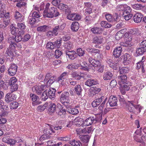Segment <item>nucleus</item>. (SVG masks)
<instances>
[{
    "instance_id": "f257e3e1",
    "label": "nucleus",
    "mask_w": 146,
    "mask_h": 146,
    "mask_svg": "<svg viewBox=\"0 0 146 146\" xmlns=\"http://www.w3.org/2000/svg\"><path fill=\"white\" fill-rule=\"evenodd\" d=\"M50 4L48 3L45 6V9L43 12V16L44 17L52 18L53 17H56L60 15L59 13L57 8L53 7H51L49 9V13L47 12L48 9L49 8Z\"/></svg>"
},
{
    "instance_id": "bb28decb",
    "label": "nucleus",
    "mask_w": 146,
    "mask_h": 146,
    "mask_svg": "<svg viewBox=\"0 0 146 146\" xmlns=\"http://www.w3.org/2000/svg\"><path fill=\"white\" fill-rule=\"evenodd\" d=\"M98 84V82L96 80L93 79H89L85 83V85L88 86H91Z\"/></svg>"
},
{
    "instance_id": "72a5a7b5",
    "label": "nucleus",
    "mask_w": 146,
    "mask_h": 146,
    "mask_svg": "<svg viewBox=\"0 0 146 146\" xmlns=\"http://www.w3.org/2000/svg\"><path fill=\"white\" fill-rule=\"evenodd\" d=\"M67 72H64L58 78L57 81L59 83H61L64 82L66 76H68Z\"/></svg>"
},
{
    "instance_id": "412c9836",
    "label": "nucleus",
    "mask_w": 146,
    "mask_h": 146,
    "mask_svg": "<svg viewBox=\"0 0 146 146\" xmlns=\"http://www.w3.org/2000/svg\"><path fill=\"white\" fill-rule=\"evenodd\" d=\"M121 49V47L119 46L117 47L114 50L113 54L115 58H117L119 57L122 52Z\"/></svg>"
},
{
    "instance_id": "ddd939ff",
    "label": "nucleus",
    "mask_w": 146,
    "mask_h": 146,
    "mask_svg": "<svg viewBox=\"0 0 146 146\" xmlns=\"http://www.w3.org/2000/svg\"><path fill=\"white\" fill-rule=\"evenodd\" d=\"M105 98L104 96H102L100 98L95 99L92 102V106L93 107H95L99 106L103 100Z\"/></svg>"
},
{
    "instance_id": "a18cd8bd",
    "label": "nucleus",
    "mask_w": 146,
    "mask_h": 146,
    "mask_svg": "<svg viewBox=\"0 0 146 146\" xmlns=\"http://www.w3.org/2000/svg\"><path fill=\"white\" fill-rule=\"evenodd\" d=\"M82 90L80 86L79 85H76L74 88V92L78 95H79L81 94Z\"/></svg>"
},
{
    "instance_id": "79ce46f5",
    "label": "nucleus",
    "mask_w": 146,
    "mask_h": 146,
    "mask_svg": "<svg viewBox=\"0 0 146 146\" xmlns=\"http://www.w3.org/2000/svg\"><path fill=\"white\" fill-rule=\"evenodd\" d=\"M145 52V50L143 47H141L137 48L136 53L137 56H139L143 54Z\"/></svg>"
},
{
    "instance_id": "e2e57ef3",
    "label": "nucleus",
    "mask_w": 146,
    "mask_h": 146,
    "mask_svg": "<svg viewBox=\"0 0 146 146\" xmlns=\"http://www.w3.org/2000/svg\"><path fill=\"white\" fill-rule=\"evenodd\" d=\"M77 52L79 56H82L85 54V51L82 50L81 48H79L77 49Z\"/></svg>"
},
{
    "instance_id": "7ed1b4c3",
    "label": "nucleus",
    "mask_w": 146,
    "mask_h": 146,
    "mask_svg": "<svg viewBox=\"0 0 146 146\" xmlns=\"http://www.w3.org/2000/svg\"><path fill=\"white\" fill-rule=\"evenodd\" d=\"M66 26L64 23L61 25H54L52 28V30L55 34V36H57L59 33L62 32Z\"/></svg>"
},
{
    "instance_id": "052dcab7",
    "label": "nucleus",
    "mask_w": 146,
    "mask_h": 146,
    "mask_svg": "<svg viewBox=\"0 0 146 146\" xmlns=\"http://www.w3.org/2000/svg\"><path fill=\"white\" fill-rule=\"evenodd\" d=\"M52 76V74L51 73H47L45 76V78L44 80V84L45 83V84L47 82V81H48V80L50 79V78H51Z\"/></svg>"
},
{
    "instance_id": "f3484780",
    "label": "nucleus",
    "mask_w": 146,
    "mask_h": 146,
    "mask_svg": "<svg viewBox=\"0 0 146 146\" xmlns=\"http://www.w3.org/2000/svg\"><path fill=\"white\" fill-rule=\"evenodd\" d=\"M49 107L48 109V111L49 112L51 113L54 112L55 110L56 111L57 110L59 109L58 108L59 107V106H60V104H57L58 107H56L55 104L54 103H49Z\"/></svg>"
},
{
    "instance_id": "a878e982",
    "label": "nucleus",
    "mask_w": 146,
    "mask_h": 146,
    "mask_svg": "<svg viewBox=\"0 0 146 146\" xmlns=\"http://www.w3.org/2000/svg\"><path fill=\"white\" fill-rule=\"evenodd\" d=\"M118 80L119 82H121L123 84H128L129 82L127 80V77L125 75L118 76Z\"/></svg>"
},
{
    "instance_id": "a211bd4d",
    "label": "nucleus",
    "mask_w": 146,
    "mask_h": 146,
    "mask_svg": "<svg viewBox=\"0 0 146 146\" xmlns=\"http://www.w3.org/2000/svg\"><path fill=\"white\" fill-rule=\"evenodd\" d=\"M135 102L133 101H128L127 103V108L128 110L130 112L134 113L133 110L135 109Z\"/></svg>"
},
{
    "instance_id": "680f3d73",
    "label": "nucleus",
    "mask_w": 146,
    "mask_h": 146,
    "mask_svg": "<svg viewBox=\"0 0 146 146\" xmlns=\"http://www.w3.org/2000/svg\"><path fill=\"white\" fill-rule=\"evenodd\" d=\"M46 35L49 37H51L54 36H55V34L52 30L51 31H47L46 33Z\"/></svg>"
},
{
    "instance_id": "4be33fe9",
    "label": "nucleus",
    "mask_w": 146,
    "mask_h": 146,
    "mask_svg": "<svg viewBox=\"0 0 146 146\" xmlns=\"http://www.w3.org/2000/svg\"><path fill=\"white\" fill-rule=\"evenodd\" d=\"M49 29V27L48 25H43L37 27V30L41 33H45Z\"/></svg>"
},
{
    "instance_id": "f8f14e48",
    "label": "nucleus",
    "mask_w": 146,
    "mask_h": 146,
    "mask_svg": "<svg viewBox=\"0 0 146 146\" xmlns=\"http://www.w3.org/2000/svg\"><path fill=\"white\" fill-rule=\"evenodd\" d=\"M103 40V38L100 36H93L92 40V43L95 44H101L102 43Z\"/></svg>"
},
{
    "instance_id": "4c0bfd02",
    "label": "nucleus",
    "mask_w": 146,
    "mask_h": 146,
    "mask_svg": "<svg viewBox=\"0 0 146 146\" xmlns=\"http://www.w3.org/2000/svg\"><path fill=\"white\" fill-rule=\"evenodd\" d=\"M71 75L72 77L73 78L77 80H80L82 77L80 73H78L76 72H73Z\"/></svg>"
},
{
    "instance_id": "de8ad7c7",
    "label": "nucleus",
    "mask_w": 146,
    "mask_h": 146,
    "mask_svg": "<svg viewBox=\"0 0 146 146\" xmlns=\"http://www.w3.org/2000/svg\"><path fill=\"white\" fill-rule=\"evenodd\" d=\"M55 78L56 77L55 76L52 75L51 78L47 81V82L46 83V86H49L52 84L54 82Z\"/></svg>"
},
{
    "instance_id": "6ab92c4d",
    "label": "nucleus",
    "mask_w": 146,
    "mask_h": 146,
    "mask_svg": "<svg viewBox=\"0 0 146 146\" xmlns=\"http://www.w3.org/2000/svg\"><path fill=\"white\" fill-rule=\"evenodd\" d=\"M143 16L140 13H137L135 14L133 17V20L136 23H139L142 20Z\"/></svg>"
},
{
    "instance_id": "f03ea898",
    "label": "nucleus",
    "mask_w": 146,
    "mask_h": 146,
    "mask_svg": "<svg viewBox=\"0 0 146 146\" xmlns=\"http://www.w3.org/2000/svg\"><path fill=\"white\" fill-rule=\"evenodd\" d=\"M69 93L67 92H64L62 94L60 97L61 102L64 105L70 103V100L69 99Z\"/></svg>"
},
{
    "instance_id": "473e14b6",
    "label": "nucleus",
    "mask_w": 146,
    "mask_h": 146,
    "mask_svg": "<svg viewBox=\"0 0 146 146\" xmlns=\"http://www.w3.org/2000/svg\"><path fill=\"white\" fill-rule=\"evenodd\" d=\"M14 17L18 22H21L23 20V17L17 11H16L14 14Z\"/></svg>"
},
{
    "instance_id": "dca6fc26",
    "label": "nucleus",
    "mask_w": 146,
    "mask_h": 146,
    "mask_svg": "<svg viewBox=\"0 0 146 146\" xmlns=\"http://www.w3.org/2000/svg\"><path fill=\"white\" fill-rule=\"evenodd\" d=\"M66 54L70 59L73 60L77 56V54L74 50H66L65 52Z\"/></svg>"
},
{
    "instance_id": "5fc2aeb1",
    "label": "nucleus",
    "mask_w": 146,
    "mask_h": 146,
    "mask_svg": "<svg viewBox=\"0 0 146 146\" xmlns=\"http://www.w3.org/2000/svg\"><path fill=\"white\" fill-rule=\"evenodd\" d=\"M48 96L47 94V91L45 90L42 94L40 97L41 100L43 101L46 100L48 98Z\"/></svg>"
},
{
    "instance_id": "0e129e2a",
    "label": "nucleus",
    "mask_w": 146,
    "mask_h": 146,
    "mask_svg": "<svg viewBox=\"0 0 146 146\" xmlns=\"http://www.w3.org/2000/svg\"><path fill=\"white\" fill-rule=\"evenodd\" d=\"M67 16V18L68 19L72 21L75 20V13H72L71 14H69Z\"/></svg>"
},
{
    "instance_id": "1a4fd4ad",
    "label": "nucleus",
    "mask_w": 146,
    "mask_h": 146,
    "mask_svg": "<svg viewBox=\"0 0 146 146\" xmlns=\"http://www.w3.org/2000/svg\"><path fill=\"white\" fill-rule=\"evenodd\" d=\"M17 65L14 64H11L8 70L9 74L11 76L14 75L17 72Z\"/></svg>"
},
{
    "instance_id": "9d476101",
    "label": "nucleus",
    "mask_w": 146,
    "mask_h": 146,
    "mask_svg": "<svg viewBox=\"0 0 146 146\" xmlns=\"http://www.w3.org/2000/svg\"><path fill=\"white\" fill-rule=\"evenodd\" d=\"M14 37H10L8 39L9 42L10 44H11L13 48L15 49V48L17 47V48L19 49H21L22 48V46L23 45V44L22 43H16L14 42Z\"/></svg>"
},
{
    "instance_id": "aec40b11",
    "label": "nucleus",
    "mask_w": 146,
    "mask_h": 146,
    "mask_svg": "<svg viewBox=\"0 0 146 146\" xmlns=\"http://www.w3.org/2000/svg\"><path fill=\"white\" fill-rule=\"evenodd\" d=\"M3 77V75L1 74H0V90H7L8 88V84L5 83L4 81L2 80Z\"/></svg>"
},
{
    "instance_id": "c9c22d12",
    "label": "nucleus",
    "mask_w": 146,
    "mask_h": 146,
    "mask_svg": "<svg viewBox=\"0 0 146 146\" xmlns=\"http://www.w3.org/2000/svg\"><path fill=\"white\" fill-rule=\"evenodd\" d=\"M30 95L31 99L33 102H36L37 104H39L41 102L38 101L39 99L38 96L34 94H31Z\"/></svg>"
},
{
    "instance_id": "cd10ccee",
    "label": "nucleus",
    "mask_w": 146,
    "mask_h": 146,
    "mask_svg": "<svg viewBox=\"0 0 146 146\" xmlns=\"http://www.w3.org/2000/svg\"><path fill=\"white\" fill-rule=\"evenodd\" d=\"M131 55L128 54H125L123 56V63L125 64H127L130 62Z\"/></svg>"
},
{
    "instance_id": "c756f323",
    "label": "nucleus",
    "mask_w": 146,
    "mask_h": 146,
    "mask_svg": "<svg viewBox=\"0 0 146 146\" xmlns=\"http://www.w3.org/2000/svg\"><path fill=\"white\" fill-rule=\"evenodd\" d=\"M91 31L94 34L99 35L101 34L103 32L102 29L101 28L96 27L92 28Z\"/></svg>"
},
{
    "instance_id": "0eeeda50",
    "label": "nucleus",
    "mask_w": 146,
    "mask_h": 146,
    "mask_svg": "<svg viewBox=\"0 0 146 146\" xmlns=\"http://www.w3.org/2000/svg\"><path fill=\"white\" fill-rule=\"evenodd\" d=\"M90 136L88 135H80L79 138L82 142L81 146H88Z\"/></svg>"
},
{
    "instance_id": "c85d7f7f",
    "label": "nucleus",
    "mask_w": 146,
    "mask_h": 146,
    "mask_svg": "<svg viewBox=\"0 0 146 146\" xmlns=\"http://www.w3.org/2000/svg\"><path fill=\"white\" fill-rule=\"evenodd\" d=\"M139 34L138 29H134L130 30L129 32V34L125 33V34L126 35V36H127V35H130L131 36V35H138Z\"/></svg>"
},
{
    "instance_id": "5701e85b",
    "label": "nucleus",
    "mask_w": 146,
    "mask_h": 146,
    "mask_svg": "<svg viewBox=\"0 0 146 146\" xmlns=\"http://www.w3.org/2000/svg\"><path fill=\"white\" fill-rule=\"evenodd\" d=\"M58 8L60 10H62L63 11H65L66 13H69L70 12V11L68 8V6L63 3L60 4L58 5Z\"/></svg>"
},
{
    "instance_id": "9b49d317",
    "label": "nucleus",
    "mask_w": 146,
    "mask_h": 146,
    "mask_svg": "<svg viewBox=\"0 0 146 146\" xmlns=\"http://www.w3.org/2000/svg\"><path fill=\"white\" fill-rule=\"evenodd\" d=\"M117 100L116 97L111 96H110L108 101L110 106L111 107L117 106Z\"/></svg>"
},
{
    "instance_id": "393cba45",
    "label": "nucleus",
    "mask_w": 146,
    "mask_h": 146,
    "mask_svg": "<svg viewBox=\"0 0 146 146\" xmlns=\"http://www.w3.org/2000/svg\"><path fill=\"white\" fill-rule=\"evenodd\" d=\"M56 90L53 88L50 89L48 91V96L51 100L54 99L55 97V92Z\"/></svg>"
},
{
    "instance_id": "bf43d9fd",
    "label": "nucleus",
    "mask_w": 146,
    "mask_h": 146,
    "mask_svg": "<svg viewBox=\"0 0 146 146\" xmlns=\"http://www.w3.org/2000/svg\"><path fill=\"white\" fill-rule=\"evenodd\" d=\"M92 131V129L91 127L84 128L82 130V132L84 133H90Z\"/></svg>"
},
{
    "instance_id": "6e6552de",
    "label": "nucleus",
    "mask_w": 146,
    "mask_h": 146,
    "mask_svg": "<svg viewBox=\"0 0 146 146\" xmlns=\"http://www.w3.org/2000/svg\"><path fill=\"white\" fill-rule=\"evenodd\" d=\"M88 60L90 63L91 64V69H93V68H94L95 67L97 68L101 65V62L99 61L96 60L91 57H89Z\"/></svg>"
},
{
    "instance_id": "39448f33",
    "label": "nucleus",
    "mask_w": 146,
    "mask_h": 146,
    "mask_svg": "<svg viewBox=\"0 0 146 146\" xmlns=\"http://www.w3.org/2000/svg\"><path fill=\"white\" fill-rule=\"evenodd\" d=\"M125 36V41L124 42L120 43V45L123 47H128L131 46L133 45V43L132 42L133 37L131 36L130 35H127L126 36V35H124Z\"/></svg>"
},
{
    "instance_id": "4468645a",
    "label": "nucleus",
    "mask_w": 146,
    "mask_h": 146,
    "mask_svg": "<svg viewBox=\"0 0 146 146\" xmlns=\"http://www.w3.org/2000/svg\"><path fill=\"white\" fill-rule=\"evenodd\" d=\"M15 98V95L11 93H7L5 97V101L7 103L13 101Z\"/></svg>"
},
{
    "instance_id": "09e8293b",
    "label": "nucleus",
    "mask_w": 146,
    "mask_h": 146,
    "mask_svg": "<svg viewBox=\"0 0 146 146\" xmlns=\"http://www.w3.org/2000/svg\"><path fill=\"white\" fill-rule=\"evenodd\" d=\"M133 15L131 13H127L123 12L122 16L124 17L126 20H128L130 19L132 16Z\"/></svg>"
},
{
    "instance_id": "b1692460",
    "label": "nucleus",
    "mask_w": 146,
    "mask_h": 146,
    "mask_svg": "<svg viewBox=\"0 0 146 146\" xmlns=\"http://www.w3.org/2000/svg\"><path fill=\"white\" fill-rule=\"evenodd\" d=\"M43 131L44 134H51L55 132L52 129L51 126L48 125H47V126L44 128Z\"/></svg>"
},
{
    "instance_id": "3c124183",
    "label": "nucleus",
    "mask_w": 146,
    "mask_h": 146,
    "mask_svg": "<svg viewBox=\"0 0 146 146\" xmlns=\"http://www.w3.org/2000/svg\"><path fill=\"white\" fill-rule=\"evenodd\" d=\"M19 106V104L17 102H13L11 103L10 104V108L11 109H17Z\"/></svg>"
},
{
    "instance_id": "774afa93",
    "label": "nucleus",
    "mask_w": 146,
    "mask_h": 146,
    "mask_svg": "<svg viewBox=\"0 0 146 146\" xmlns=\"http://www.w3.org/2000/svg\"><path fill=\"white\" fill-rule=\"evenodd\" d=\"M18 88V86L17 83L11 86V92H13L14 91L17 90Z\"/></svg>"
},
{
    "instance_id": "4d7b16f0",
    "label": "nucleus",
    "mask_w": 146,
    "mask_h": 146,
    "mask_svg": "<svg viewBox=\"0 0 146 146\" xmlns=\"http://www.w3.org/2000/svg\"><path fill=\"white\" fill-rule=\"evenodd\" d=\"M17 84V79L15 77L11 78L9 80V84L10 86H12L15 84Z\"/></svg>"
},
{
    "instance_id": "69168bd1",
    "label": "nucleus",
    "mask_w": 146,
    "mask_h": 146,
    "mask_svg": "<svg viewBox=\"0 0 146 146\" xmlns=\"http://www.w3.org/2000/svg\"><path fill=\"white\" fill-rule=\"evenodd\" d=\"M62 41V39L61 38L59 40H57L56 41L54 42V44H55V47H59L61 45Z\"/></svg>"
},
{
    "instance_id": "58836bf2",
    "label": "nucleus",
    "mask_w": 146,
    "mask_h": 146,
    "mask_svg": "<svg viewBox=\"0 0 146 146\" xmlns=\"http://www.w3.org/2000/svg\"><path fill=\"white\" fill-rule=\"evenodd\" d=\"M100 24L102 27L105 28H110L112 26V25L111 24L105 21H101Z\"/></svg>"
},
{
    "instance_id": "603ef678",
    "label": "nucleus",
    "mask_w": 146,
    "mask_h": 146,
    "mask_svg": "<svg viewBox=\"0 0 146 146\" xmlns=\"http://www.w3.org/2000/svg\"><path fill=\"white\" fill-rule=\"evenodd\" d=\"M132 7L134 9L136 10H139L143 8V6L142 5L140 4H135L132 5Z\"/></svg>"
},
{
    "instance_id": "e433bc0d",
    "label": "nucleus",
    "mask_w": 146,
    "mask_h": 146,
    "mask_svg": "<svg viewBox=\"0 0 146 146\" xmlns=\"http://www.w3.org/2000/svg\"><path fill=\"white\" fill-rule=\"evenodd\" d=\"M73 46V42L70 41L65 43L63 45V47L64 48L66 49L70 50Z\"/></svg>"
},
{
    "instance_id": "37998d69",
    "label": "nucleus",
    "mask_w": 146,
    "mask_h": 146,
    "mask_svg": "<svg viewBox=\"0 0 146 146\" xmlns=\"http://www.w3.org/2000/svg\"><path fill=\"white\" fill-rule=\"evenodd\" d=\"M101 90V89L96 87H93L91 90V92L93 95L96 94L99 92Z\"/></svg>"
},
{
    "instance_id": "423d86ee",
    "label": "nucleus",
    "mask_w": 146,
    "mask_h": 146,
    "mask_svg": "<svg viewBox=\"0 0 146 146\" xmlns=\"http://www.w3.org/2000/svg\"><path fill=\"white\" fill-rule=\"evenodd\" d=\"M15 51V49L12 47V46L11 44H10L5 52V56L10 60L11 58V60L14 56V52Z\"/></svg>"
},
{
    "instance_id": "20e7f679",
    "label": "nucleus",
    "mask_w": 146,
    "mask_h": 146,
    "mask_svg": "<svg viewBox=\"0 0 146 146\" xmlns=\"http://www.w3.org/2000/svg\"><path fill=\"white\" fill-rule=\"evenodd\" d=\"M46 84H39L38 85H36L32 88V91L35 92L37 94H40L46 88Z\"/></svg>"
},
{
    "instance_id": "864d4df0",
    "label": "nucleus",
    "mask_w": 146,
    "mask_h": 146,
    "mask_svg": "<svg viewBox=\"0 0 146 146\" xmlns=\"http://www.w3.org/2000/svg\"><path fill=\"white\" fill-rule=\"evenodd\" d=\"M17 27L18 29L24 30L26 29V26L25 23H17Z\"/></svg>"
},
{
    "instance_id": "a19ab883",
    "label": "nucleus",
    "mask_w": 146,
    "mask_h": 146,
    "mask_svg": "<svg viewBox=\"0 0 146 146\" xmlns=\"http://www.w3.org/2000/svg\"><path fill=\"white\" fill-rule=\"evenodd\" d=\"M67 111L72 115H76L79 113L78 110L75 108H70L68 109Z\"/></svg>"
},
{
    "instance_id": "338daca9",
    "label": "nucleus",
    "mask_w": 146,
    "mask_h": 146,
    "mask_svg": "<svg viewBox=\"0 0 146 146\" xmlns=\"http://www.w3.org/2000/svg\"><path fill=\"white\" fill-rule=\"evenodd\" d=\"M66 110L65 109H60L59 110L58 109L57 110L56 113H58V115L61 116L63 114H64L66 113Z\"/></svg>"
},
{
    "instance_id": "6e6d98bb",
    "label": "nucleus",
    "mask_w": 146,
    "mask_h": 146,
    "mask_svg": "<svg viewBox=\"0 0 146 146\" xmlns=\"http://www.w3.org/2000/svg\"><path fill=\"white\" fill-rule=\"evenodd\" d=\"M55 45L54 42H49L47 43L46 46L47 49H52L55 48Z\"/></svg>"
},
{
    "instance_id": "49530a36",
    "label": "nucleus",
    "mask_w": 146,
    "mask_h": 146,
    "mask_svg": "<svg viewBox=\"0 0 146 146\" xmlns=\"http://www.w3.org/2000/svg\"><path fill=\"white\" fill-rule=\"evenodd\" d=\"M103 15H105V17L107 21L110 22L113 21V17L111 14L105 13L103 14Z\"/></svg>"
},
{
    "instance_id": "ea45409f",
    "label": "nucleus",
    "mask_w": 146,
    "mask_h": 146,
    "mask_svg": "<svg viewBox=\"0 0 146 146\" xmlns=\"http://www.w3.org/2000/svg\"><path fill=\"white\" fill-rule=\"evenodd\" d=\"M70 143L72 146H81L82 144L80 141L75 139L70 141Z\"/></svg>"
},
{
    "instance_id": "13d9d810",
    "label": "nucleus",
    "mask_w": 146,
    "mask_h": 146,
    "mask_svg": "<svg viewBox=\"0 0 146 146\" xmlns=\"http://www.w3.org/2000/svg\"><path fill=\"white\" fill-rule=\"evenodd\" d=\"M141 110V106L139 105H135L134 110H133V113L135 114L139 113L140 112Z\"/></svg>"
},
{
    "instance_id": "f704fd0d",
    "label": "nucleus",
    "mask_w": 146,
    "mask_h": 146,
    "mask_svg": "<svg viewBox=\"0 0 146 146\" xmlns=\"http://www.w3.org/2000/svg\"><path fill=\"white\" fill-rule=\"evenodd\" d=\"M79 24L77 22H73L71 25V29L74 31H76L79 28Z\"/></svg>"
},
{
    "instance_id": "c03bdc74",
    "label": "nucleus",
    "mask_w": 146,
    "mask_h": 146,
    "mask_svg": "<svg viewBox=\"0 0 146 146\" xmlns=\"http://www.w3.org/2000/svg\"><path fill=\"white\" fill-rule=\"evenodd\" d=\"M48 102H46L44 105L39 106L37 108V110L40 111H43L48 106Z\"/></svg>"
},
{
    "instance_id": "2eb2a0df",
    "label": "nucleus",
    "mask_w": 146,
    "mask_h": 146,
    "mask_svg": "<svg viewBox=\"0 0 146 146\" xmlns=\"http://www.w3.org/2000/svg\"><path fill=\"white\" fill-rule=\"evenodd\" d=\"M97 120L93 117H90L86 119L84 122V125L89 126L92 123L95 124Z\"/></svg>"
},
{
    "instance_id": "8fccbe9b",
    "label": "nucleus",
    "mask_w": 146,
    "mask_h": 146,
    "mask_svg": "<svg viewBox=\"0 0 146 146\" xmlns=\"http://www.w3.org/2000/svg\"><path fill=\"white\" fill-rule=\"evenodd\" d=\"M129 68L127 67H122L119 69V73L122 74H123L127 73L129 72Z\"/></svg>"
},
{
    "instance_id": "2f4dec72",
    "label": "nucleus",
    "mask_w": 146,
    "mask_h": 146,
    "mask_svg": "<svg viewBox=\"0 0 146 146\" xmlns=\"http://www.w3.org/2000/svg\"><path fill=\"white\" fill-rule=\"evenodd\" d=\"M113 76L112 72L110 71H108L105 73L103 76V78L104 80H110L111 79Z\"/></svg>"
},
{
    "instance_id": "7c9ffc66",
    "label": "nucleus",
    "mask_w": 146,
    "mask_h": 146,
    "mask_svg": "<svg viewBox=\"0 0 146 146\" xmlns=\"http://www.w3.org/2000/svg\"><path fill=\"white\" fill-rule=\"evenodd\" d=\"M74 123L76 125L78 126H80L83 124L84 125V120L80 117H77L74 120Z\"/></svg>"
}]
</instances>
